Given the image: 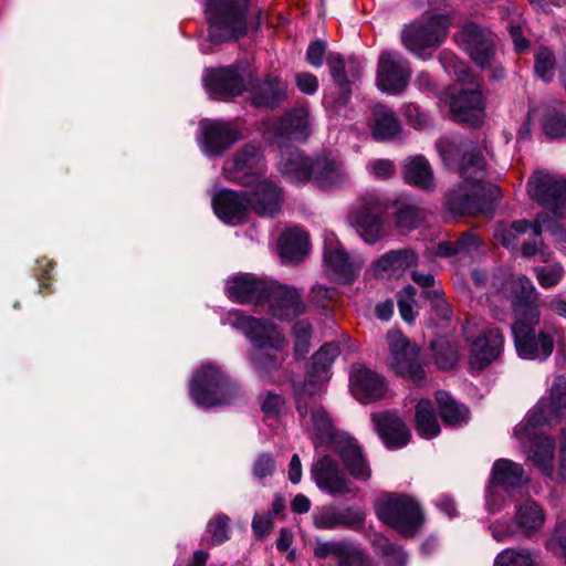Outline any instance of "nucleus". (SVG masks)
I'll list each match as a JSON object with an SVG mask.
<instances>
[{"label": "nucleus", "mask_w": 566, "mask_h": 566, "mask_svg": "<svg viewBox=\"0 0 566 566\" xmlns=\"http://www.w3.org/2000/svg\"><path fill=\"white\" fill-rule=\"evenodd\" d=\"M495 293L492 297L504 296L511 301L515 315L512 326L517 354L525 359H546L554 349L553 338L544 332L536 334L541 319L538 293L532 281L523 275L501 271L493 279Z\"/></svg>", "instance_id": "nucleus-1"}, {"label": "nucleus", "mask_w": 566, "mask_h": 566, "mask_svg": "<svg viewBox=\"0 0 566 566\" xmlns=\"http://www.w3.org/2000/svg\"><path fill=\"white\" fill-rule=\"evenodd\" d=\"M565 416L566 379L557 376L549 397L539 400L527 418L514 429V436L525 449L527 459L547 476L553 475L555 441L553 438L539 434L538 428L544 423H556Z\"/></svg>", "instance_id": "nucleus-2"}, {"label": "nucleus", "mask_w": 566, "mask_h": 566, "mask_svg": "<svg viewBox=\"0 0 566 566\" xmlns=\"http://www.w3.org/2000/svg\"><path fill=\"white\" fill-rule=\"evenodd\" d=\"M463 186L448 197V205L458 214H475L499 196L494 185H485V163L480 150H465L459 165Z\"/></svg>", "instance_id": "nucleus-3"}, {"label": "nucleus", "mask_w": 566, "mask_h": 566, "mask_svg": "<svg viewBox=\"0 0 566 566\" xmlns=\"http://www.w3.org/2000/svg\"><path fill=\"white\" fill-rule=\"evenodd\" d=\"M282 191L272 181H262L258 190L250 197L247 192H235L229 189L218 191L212 199L216 214L227 223L235 224L243 220L249 209L260 216L273 217L282 205Z\"/></svg>", "instance_id": "nucleus-4"}, {"label": "nucleus", "mask_w": 566, "mask_h": 566, "mask_svg": "<svg viewBox=\"0 0 566 566\" xmlns=\"http://www.w3.org/2000/svg\"><path fill=\"white\" fill-rule=\"evenodd\" d=\"M233 325L254 344L253 364L262 377H271L284 361L286 339L276 325L265 319L237 315Z\"/></svg>", "instance_id": "nucleus-5"}, {"label": "nucleus", "mask_w": 566, "mask_h": 566, "mask_svg": "<svg viewBox=\"0 0 566 566\" xmlns=\"http://www.w3.org/2000/svg\"><path fill=\"white\" fill-rule=\"evenodd\" d=\"M377 516L403 536H415L423 525L419 502L407 494L386 493L375 504Z\"/></svg>", "instance_id": "nucleus-6"}, {"label": "nucleus", "mask_w": 566, "mask_h": 566, "mask_svg": "<svg viewBox=\"0 0 566 566\" xmlns=\"http://www.w3.org/2000/svg\"><path fill=\"white\" fill-rule=\"evenodd\" d=\"M450 24L451 19L446 14L415 21L402 29L401 43L412 54L426 60L444 41Z\"/></svg>", "instance_id": "nucleus-7"}, {"label": "nucleus", "mask_w": 566, "mask_h": 566, "mask_svg": "<svg viewBox=\"0 0 566 566\" xmlns=\"http://www.w3.org/2000/svg\"><path fill=\"white\" fill-rule=\"evenodd\" d=\"M387 209V201L381 196L367 192L354 202L348 220L365 242L375 243L384 235Z\"/></svg>", "instance_id": "nucleus-8"}, {"label": "nucleus", "mask_w": 566, "mask_h": 566, "mask_svg": "<svg viewBox=\"0 0 566 566\" xmlns=\"http://www.w3.org/2000/svg\"><path fill=\"white\" fill-rule=\"evenodd\" d=\"M251 0H209L213 12L210 36L214 41H228L244 34Z\"/></svg>", "instance_id": "nucleus-9"}, {"label": "nucleus", "mask_w": 566, "mask_h": 566, "mask_svg": "<svg viewBox=\"0 0 566 566\" xmlns=\"http://www.w3.org/2000/svg\"><path fill=\"white\" fill-rule=\"evenodd\" d=\"M190 394L197 405L213 407L229 403L235 394V387L219 368L206 365L195 376Z\"/></svg>", "instance_id": "nucleus-10"}, {"label": "nucleus", "mask_w": 566, "mask_h": 566, "mask_svg": "<svg viewBox=\"0 0 566 566\" xmlns=\"http://www.w3.org/2000/svg\"><path fill=\"white\" fill-rule=\"evenodd\" d=\"M265 172V164L261 146L251 143L241 148L231 159L227 160L223 166L226 178L237 181L245 187L258 190V186L262 181H269L262 178Z\"/></svg>", "instance_id": "nucleus-11"}, {"label": "nucleus", "mask_w": 566, "mask_h": 566, "mask_svg": "<svg viewBox=\"0 0 566 566\" xmlns=\"http://www.w3.org/2000/svg\"><path fill=\"white\" fill-rule=\"evenodd\" d=\"M528 195L557 217L566 216V179L551 172H535L527 185Z\"/></svg>", "instance_id": "nucleus-12"}, {"label": "nucleus", "mask_w": 566, "mask_h": 566, "mask_svg": "<svg viewBox=\"0 0 566 566\" xmlns=\"http://www.w3.org/2000/svg\"><path fill=\"white\" fill-rule=\"evenodd\" d=\"M387 342L391 354V367L395 371L419 382L424 378V370L418 363V349L410 345L408 339L398 329H390L387 333Z\"/></svg>", "instance_id": "nucleus-13"}, {"label": "nucleus", "mask_w": 566, "mask_h": 566, "mask_svg": "<svg viewBox=\"0 0 566 566\" xmlns=\"http://www.w3.org/2000/svg\"><path fill=\"white\" fill-rule=\"evenodd\" d=\"M316 485L333 496L356 495L357 489L345 475L337 461L329 455H323L313 463L311 470Z\"/></svg>", "instance_id": "nucleus-14"}, {"label": "nucleus", "mask_w": 566, "mask_h": 566, "mask_svg": "<svg viewBox=\"0 0 566 566\" xmlns=\"http://www.w3.org/2000/svg\"><path fill=\"white\" fill-rule=\"evenodd\" d=\"M411 70L409 62L397 52H382L378 60L377 85L388 93L398 94L402 92L410 78Z\"/></svg>", "instance_id": "nucleus-15"}, {"label": "nucleus", "mask_w": 566, "mask_h": 566, "mask_svg": "<svg viewBox=\"0 0 566 566\" xmlns=\"http://www.w3.org/2000/svg\"><path fill=\"white\" fill-rule=\"evenodd\" d=\"M461 48L481 67L490 65L494 59V35L475 23H467L455 35Z\"/></svg>", "instance_id": "nucleus-16"}, {"label": "nucleus", "mask_w": 566, "mask_h": 566, "mask_svg": "<svg viewBox=\"0 0 566 566\" xmlns=\"http://www.w3.org/2000/svg\"><path fill=\"white\" fill-rule=\"evenodd\" d=\"M280 319H291L305 311L300 293L292 286L270 283L263 297V306Z\"/></svg>", "instance_id": "nucleus-17"}, {"label": "nucleus", "mask_w": 566, "mask_h": 566, "mask_svg": "<svg viewBox=\"0 0 566 566\" xmlns=\"http://www.w3.org/2000/svg\"><path fill=\"white\" fill-rule=\"evenodd\" d=\"M353 396L361 403H371L382 399L387 385L382 376L361 365H354L349 376Z\"/></svg>", "instance_id": "nucleus-18"}, {"label": "nucleus", "mask_w": 566, "mask_h": 566, "mask_svg": "<svg viewBox=\"0 0 566 566\" xmlns=\"http://www.w3.org/2000/svg\"><path fill=\"white\" fill-rule=\"evenodd\" d=\"M454 120L479 125L484 116V97L479 85L461 88L450 104Z\"/></svg>", "instance_id": "nucleus-19"}, {"label": "nucleus", "mask_w": 566, "mask_h": 566, "mask_svg": "<svg viewBox=\"0 0 566 566\" xmlns=\"http://www.w3.org/2000/svg\"><path fill=\"white\" fill-rule=\"evenodd\" d=\"M202 148L210 156H219L240 139L239 129L230 122L202 120Z\"/></svg>", "instance_id": "nucleus-20"}, {"label": "nucleus", "mask_w": 566, "mask_h": 566, "mask_svg": "<svg viewBox=\"0 0 566 566\" xmlns=\"http://www.w3.org/2000/svg\"><path fill=\"white\" fill-rule=\"evenodd\" d=\"M332 450L340 457L345 468L354 479L361 482H367L370 479V467L355 439L348 436H339L333 440Z\"/></svg>", "instance_id": "nucleus-21"}, {"label": "nucleus", "mask_w": 566, "mask_h": 566, "mask_svg": "<svg viewBox=\"0 0 566 566\" xmlns=\"http://www.w3.org/2000/svg\"><path fill=\"white\" fill-rule=\"evenodd\" d=\"M375 429L388 448L405 447L411 437L408 427L395 411H381L371 415Z\"/></svg>", "instance_id": "nucleus-22"}, {"label": "nucleus", "mask_w": 566, "mask_h": 566, "mask_svg": "<svg viewBox=\"0 0 566 566\" xmlns=\"http://www.w3.org/2000/svg\"><path fill=\"white\" fill-rule=\"evenodd\" d=\"M311 181L323 190L337 189L348 181V174L340 160L329 155L314 160Z\"/></svg>", "instance_id": "nucleus-23"}, {"label": "nucleus", "mask_w": 566, "mask_h": 566, "mask_svg": "<svg viewBox=\"0 0 566 566\" xmlns=\"http://www.w3.org/2000/svg\"><path fill=\"white\" fill-rule=\"evenodd\" d=\"M208 91L220 97L240 95L245 85L238 67H219L209 70L205 76Z\"/></svg>", "instance_id": "nucleus-24"}, {"label": "nucleus", "mask_w": 566, "mask_h": 566, "mask_svg": "<svg viewBox=\"0 0 566 566\" xmlns=\"http://www.w3.org/2000/svg\"><path fill=\"white\" fill-rule=\"evenodd\" d=\"M544 228L552 231L553 234H557V232H559L557 226H546V219L543 216H538L534 223H530L526 220H520L511 223L510 226L500 224L495 229L494 238L502 245L515 249L522 234L531 231L535 237H539ZM560 234L564 233L560 231Z\"/></svg>", "instance_id": "nucleus-25"}, {"label": "nucleus", "mask_w": 566, "mask_h": 566, "mask_svg": "<svg viewBox=\"0 0 566 566\" xmlns=\"http://www.w3.org/2000/svg\"><path fill=\"white\" fill-rule=\"evenodd\" d=\"M504 339L499 328H490L471 344L470 365L481 369L501 353Z\"/></svg>", "instance_id": "nucleus-26"}, {"label": "nucleus", "mask_w": 566, "mask_h": 566, "mask_svg": "<svg viewBox=\"0 0 566 566\" xmlns=\"http://www.w3.org/2000/svg\"><path fill=\"white\" fill-rule=\"evenodd\" d=\"M314 160L305 157L298 149H285L279 164L282 176L291 184L311 181Z\"/></svg>", "instance_id": "nucleus-27"}, {"label": "nucleus", "mask_w": 566, "mask_h": 566, "mask_svg": "<svg viewBox=\"0 0 566 566\" xmlns=\"http://www.w3.org/2000/svg\"><path fill=\"white\" fill-rule=\"evenodd\" d=\"M325 244L324 261L328 274L336 281L349 282L356 275L359 265L349 261L338 242H333L329 238H326Z\"/></svg>", "instance_id": "nucleus-28"}, {"label": "nucleus", "mask_w": 566, "mask_h": 566, "mask_svg": "<svg viewBox=\"0 0 566 566\" xmlns=\"http://www.w3.org/2000/svg\"><path fill=\"white\" fill-rule=\"evenodd\" d=\"M269 284L252 274H242L229 281L228 293L240 303H255L263 306V297Z\"/></svg>", "instance_id": "nucleus-29"}, {"label": "nucleus", "mask_w": 566, "mask_h": 566, "mask_svg": "<svg viewBox=\"0 0 566 566\" xmlns=\"http://www.w3.org/2000/svg\"><path fill=\"white\" fill-rule=\"evenodd\" d=\"M250 98L255 107H275L286 98V84L277 76L269 74L252 85Z\"/></svg>", "instance_id": "nucleus-30"}, {"label": "nucleus", "mask_w": 566, "mask_h": 566, "mask_svg": "<svg viewBox=\"0 0 566 566\" xmlns=\"http://www.w3.org/2000/svg\"><path fill=\"white\" fill-rule=\"evenodd\" d=\"M545 522V511L536 501L527 499L516 505L513 523L516 531L525 537H532L538 533Z\"/></svg>", "instance_id": "nucleus-31"}, {"label": "nucleus", "mask_w": 566, "mask_h": 566, "mask_svg": "<svg viewBox=\"0 0 566 566\" xmlns=\"http://www.w3.org/2000/svg\"><path fill=\"white\" fill-rule=\"evenodd\" d=\"M418 256L411 249L392 250L375 263V273L381 277H398L409 268L417 265Z\"/></svg>", "instance_id": "nucleus-32"}, {"label": "nucleus", "mask_w": 566, "mask_h": 566, "mask_svg": "<svg viewBox=\"0 0 566 566\" xmlns=\"http://www.w3.org/2000/svg\"><path fill=\"white\" fill-rule=\"evenodd\" d=\"M279 250L285 262L301 261L308 250L307 233L296 228L286 230L280 237Z\"/></svg>", "instance_id": "nucleus-33"}, {"label": "nucleus", "mask_w": 566, "mask_h": 566, "mask_svg": "<svg viewBox=\"0 0 566 566\" xmlns=\"http://www.w3.org/2000/svg\"><path fill=\"white\" fill-rule=\"evenodd\" d=\"M436 402L442 421L452 427H458L469 421L470 411L468 407L453 399L449 392L438 390Z\"/></svg>", "instance_id": "nucleus-34"}, {"label": "nucleus", "mask_w": 566, "mask_h": 566, "mask_svg": "<svg viewBox=\"0 0 566 566\" xmlns=\"http://www.w3.org/2000/svg\"><path fill=\"white\" fill-rule=\"evenodd\" d=\"M279 132L293 139H305L311 134V118L305 107L286 113L279 124Z\"/></svg>", "instance_id": "nucleus-35"}, {"label": "nucleus", "mask_w": 566, "mask_h": 566, "mask_svg": "<svg viewBox=\"0 0 566 566\" xmlns=\"http://www.w3.org/2000/svg\"><path fill=\"white\" fill-rule=\"evenodd\" d=\"M403 178L413 186L431 190L434 186L432 169L423 156L408 158L403 164Z\"/></svg>", "instance_id": "nucleus-36"}, {"label": "nucleus", "mask_w": 566, "mask_h": 566, "mask_svg": "<svg viewBox=\"0 0 566 566\" xmlns=\"http://www.w3.org/2000/svg\"><path fill=\"white\" fill-rule=\"evenodd\" d=\"M400 129V124L394 113L384 105L375 106L373 111L371 132L375 139L387 140L394 138Z\"/></svg>", "instance_id": "nucleus-37"}, {"label": "nucleus", "mask_w": 566, "mask_h": 566, "mask_svg": "<svg viewBox=\"0 0 566 566\" xmlns=\"http://www.w3.org/2000/svg\"><path fill=\"white\" fill-rule=\"evenodd\" d=\"M492 480L495 484L504 486H518L528 481L523 467L509 459H499L494 462Z\"/></svg>", "instance_id": "nucleus-38"}, {"label": "nucleus", "mask_w": 566, "mask_h": 566, "mask_svg": "<svg viewBox=\"0 0 566 566\" xmlns=\"http://www.w3.org/2000/svg\"><path fill=\"white\" fill-rule=\"evenodd\" d=\"M415 420L417 432L422 438L432 439L440 433V424L430 400L420 399L418 401Z\"/></svg>", "instance_id": "nucleus-39"}, {"label": "nucleus", "mask_w": 566, "mask_h": 566, "mask_svg": "<svg viewBox=\"0 0 566 566\" xmlns=\"http://www.w3.org/2000/svg\"><path fill=\"white\" fill-rule=\"evenodd\" d=\"M311 420L313 424V430L315 434V446L317 443H328L331 449L333 448V440L339 436H345L344 433H337L334 430L333 421L329 415L322 408L316 407L311 411Z\"/></svg>", "instance_id": "nucleus-40"}, {"label": "nucleus", "mask_w": 566, "mask_h": 566, "mask_svg": "<svg viewBox=\"0 0 566 566\" xmlns=\"http://www.w3.org/2000/svg\"><path fill=\"white\" fill-rule=\"evenodd\" d=\"M328 379H322L319 374L308 370L305 381L296 389V409L301 417L307 413V398L321 395Z\"/></svg>", "instance_id": "nucleus-41"}, {"label": "nucleus", "mask_w": 566, "mask_h": 566, "mask_svg": "<svg viewBox=\"0 0 566 566\" xmlns=\"http://www.w3.org/2000/svg\"><path fill=\"white\" fill-rule=\"evenodd\" d=\"M338 354L339 348L336 344H325L314 354L311 371L319 374L322 379H329V369Z\"/></svg>", "instance_id": "nucleus-42"}, {"label": "nucleus", "mask_w": 566, "mask_h": 566, "mask_svg": "<svg viewBox=\"0 0 566 566\" xmlns=\"http://www.w3.org/2000/svg\"><path fill=\"white\" fill-rule=\"evenodd\" d=\"M426 219V212L411 203H402L396 211V223L402 232L418 228Z\"/></svg>", "instance_id": "nucleus-43"}, {"label": "nucleus", "mask_w": 566, "mask_h": 566, "mask_svg": "<svg viewBox=\"0 0 566 566\" xmlns=\"http://www.w3.org/2000/svg\"><path fill=\"white\" fill-rule=\"evenodd\" d=\"M495 566H539V564L533 552L509 548L497 555Z\"/></svg>", "instance_id": "nucleus-44"}, {"label": "nucleus", "mask_w": 566, "mask_h": 566, "mask_svg": "<svg viewBox=\"0 0 566 566\" xmlns=\"http://www.w3.org/2000/svg\"><path fill=\"white\" fill-rule=\"evenodd\" d=\"M545 548L554 556L566 560V520L557 521L545 541Z\"/></svg>", "instance_id": "nucleus-45"}, {"label": "nucleus", "mask_w": 566, "mask_h": 566, "mask_svg": "<svg viewBox=\"0 0 566 566\" xmlns=\"http://www.w3.org/2000/svg\"><path fill=\"white\" fill-rule=\"evenodd\" d=\"M365 518L366 514L364 510L359 507H336V528L345 527L350 530H360L363 527Z\"/></svg>", "instance_id": "nucleus-46"}, {"label": "nucleus", "mask_w": 566, "mask_h": 566, "mask_svg": "<svg viewBox=\"0 0 566 566\" xmlns=\"http://www.w3.org/2000/svg\"><path fill=\"white\" fill-rule=\"evenodd\" d=\"M534 273L538 284L544 289H549L560 282L564 275V270L560 264L555 263L545 266H537L534 269Z\"/></svg>", "instance_id": "nucleus-47"}, {"label": "nucleus", "mask_w": 566, "mask_h": 566, "mask_svg": "<svg viewBox=\"0 0 566 566\" xmlns=\"http://www.w3.org/2000/svg\"><path fill=\"white\" fill-rule=\"evenodd\" d=\"M229 522L230 518L226 514H219L209 521L207 531L213 545H219L229 538Z\"/></svg>", "instance_id": "nucleus-48"}, {"label": "nucleus", "mask_w": 566, "mask_h": 566, "mask_svg": "<svg viewBox=\"0 0 566 566\" xmlns=\"http://www.w3.org/2000/svg\"><path fill=\"white\" fill-rule=\"evenodd\" d=\"M555 59L553 53L542 48L535 55V72L544 81H549L554 74Z\"/></svg>", "instance_id": "nucleus-49"}, {"label": "nucleus", "mask_w": 566, "mask_h": 566, "mask_svg": "<svg viewBox=\"0 0 566 566\" xmlns=\"http://www.w3.org/2000/svg\"><path fill=\"white\" fill-rule=\"evenodd\" d=\"M352 544L353 543L344 539L317 543L314 548V555L321 559L333 555L338 562Z\"/></svg>", "instance_id": "nucleus-50"}, {"label": "nucleus", "mask_w": 566, "mask_h": 566, "mask_svg": "<svg viewBox=\"0 0 566 566\" xmlns=\"http://www.w3.org/2000/svg\"><path fill=\"white\" fill-rule=\"evenodd\" d=\"M416 289L411 285L403 287L398 294V308L403 321L411 323L415 319L413 305L416 303Z\"/></svg>", "instance_id": "nucleus-51"}, {"label": "nucleus", "mask_w": 566, "mask_h": 566, "mask_svg": "<svg viewBox=\"0 0 566 566\" xmlns=\"http://www.w3.org/2000/svg\"><path fill=\"white\" fill-rule=\"evenodd\" d=\"M338 566H373L370 556L354 543L337 562Z\"/></svg>", "instance_id": "nucleus-52"}, {"label": "nucleus", "mask_w": 566, "mask_h": 566, "mask_svg": "<svg viewBox=\"0 0 566 566\" xmlns=\"http://www.w3.org/2000/svg\"><path fill=\"white\" fill-rule=\"evenodd\" d=\"M423 296L431 302L432 308L439 316L444 319L451 316V308L444 298L442 289L426 290Z\"/></svg>", "instance_id": "nucleus-53"}, {"label": "nucleus", "mask_w": 566, "mask_h": 566, "mask_svg": "<svg viewBox=\"0 0 566 566\" xmlns=\"http://www.w3.org/2000/svg\"><path fill=\"white\" fill-rule=\"evenodd\" d=\"M544 132L551 138H560L566 136V116L564 114L547 115L544 120Z\"/></svg>", "instance_id": "nucleus-54"}, {"label": "nucleus", "mask_w": 566, "mask_h": 566, "mask_svg": "<svg viewBox=\"0 0 566 566\" xmlns=\"http://www.w3.org/2000/svg\"><path fill=\"white\" fill-rule=\"evenodd\" d=\"M295 337V353L304 356L308 353L311 326L306 322H297L293 328Z\"/></svg>", "instance_id": "nucleus-55"}, {"label": "nucleus", "mask_w": 566, "mask_h": 566, "mask_svg": "<svg viewBox=\"0 0 566 566\" xmlns=\"http://www.w3.org/2000/svg\"><path fill=\"white\" fill-rule=\"evenodd\" d=\"M275 471V461L270 453H261L253 462L252 472L254 478L263 480L271 476Z\"/></svg>", "instance_id": "nucleus-56"}, {"label": "nucleus", "mask_w": 566, "mask_h": 566, "mask_svg": "<svg viewBox=\"0 0 566 566\" xmlns=\"http://www.w3.org/2000/svg\"><path fill=\"white\" fill-rule=\"evenodd\" d=\"M367 170L376 179H389L396 172L394 163L389 159H375L368 163Z\"/></svg>", "instance_id": "nucleus-57"}, {"label": "nucleus", "mask_w": 566, "mask_h": 566, "mask_svg": "<svg viewBox=\"0 0 566 566\" xmlns=\"http://www.w3.org/2000/svg\"><path fill=\"white\" fill-rule=\"evenodd\" d=\"M313 524L318 530L336 528V506H325L313 515Z\"/></svg>", "instance_id": "nucleus-58"}, {"label": "nucleus", "mask_w": 566, "mask_h": 566, "mask_svg": "<svg viewBox=\"0 0 566 566\" xmlns=\"http://www.w3.org/2000/svg\"><path fill=\"white\" fill-rule=\"evenodd\" d=\"M327 65L334 81L339 85H346L348 83L345 72V62L339 54L332 53L327 57Z\"/></svg>", "instance_id": "nucleus-59"}, {"label": "nucleus", "mask_w": 566, "mask_h": 566, "mask_svg": "<svg viewBox=\"0 0 566 566\" xmlns=\"http://www.w3.org/2000/svg\"><path fill=\"white\" fill-rule=\"evenodd\" d=\"M285 409V400L276 394L268 392L263 402L262 411L266 416H279Z\"/></svg>", "instance_id": "nucleus-60"}, {"label": "nucleus", "mask_w": 566, "mask_h": 566, "mask_svg": "<svg viewBox=\"0 0 566 566\" xmlns=\"http://www.w3.org/2000/svg\"><path fill=\"white\" fill-rule=\"evenodd\" d=\"M441 62L447 70L452 69L453 73L458 76L459 81H465L469 76L468 67L464 63L460 62L455 56L450 53L443 52L441 54Z\"/></svg>", "instance_id": "nucleus-61"}, {"label": "nucleus", "mask_w": 566, "mask_h": 566, "mask_svg": "<svg viewBox=\"0 0 566 566\" xmlns=\"http://www.w3.org/2000/svg\"><path fill=\"white\" fill-rule=\"evenodd\" d=\"M272 518L270 514H255L252 521L254 534L262 538L268 535L272 528Z\"/></svg>", "instance_id": "nucleus-62"}, {"label": "nucleus", "mask_w": 566, "mask_h": 566, "mask_svg": "<svg viewBox=\"0 0 566 566\" xmlns=\"http://www.w3.org/2000/svg\"><path fill=\"white\" fill-rule=\"evenodd\" d=\"M297 87L306 94H313L317 91L318 82L315 75L311 73H300L295 77Z\"/></svg>", "instance_id": "nucleus-63"}, {"label": "nucleus", "mask_w": 566, "mask_h": 566, "mask_svg": "<svg viewBox=\"0 0 566 566\" xmlns=\"http://www.w3.org/2000/svg\"><path fill=\"white\" fill-rule=\"evenodd\" d=\"M325 45L321 41L312 42L307 49L306 59L313 66H321L325 54Z\"/></svg>", "instance_id": "nucleus-64"}]
</instances>
